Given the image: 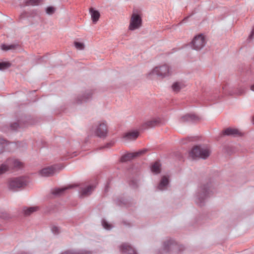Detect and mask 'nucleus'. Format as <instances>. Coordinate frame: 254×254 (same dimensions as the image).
Here are the masks:
<instances>
[{
	"mask_svg": "<svg viewBox=\"0 0 254 254\" xmlns=\"http://www.w3.org/2000/svg\"><path fill=\"white\" fill-rule=\"evenodd\" d=\"M210 150L208 146H194L190 153V156L193 158H207L210 154Z\"/></svg>",
	"mask_w": 254,
	"mask_h": 254,
	"instance_id": "obj_1",
	"label": "nucleus"
},
{
	"mask_svg": "<svg viewBox=\"0 0 254 254\" xmlns=\"http://www.w3.org/2000/svg\"><path fill=\"white\" fill-rule=\"evenodd\" d=\"M172 72L171 67L167 64H164L155 67L152 71L149 73V75L151 76L153 74H156L163 78L170 75Z\"/></svg>",
	"mask_w": 254,
	"mask_h": 254,
	"instance_id": "obj_2",
	"label": "nucleus"
},
{
	"mask_svg": "<svg viewBox=\"0 0 254 254\" xmlns=\"http://www.w3.org/2000/svg\"><path fill=\"white\" fill-rule=\"evenodd\" d=\"M142 24V19L140 16L133 12L130 17L129 25L128 27L129 30L133 31L138 29Z\"/></svg>",
	"mask_w": 254,
	"mask_h": 254,
	"instance_id": "obj_3",
	"label": "nucleus"
},
{
	"mask_svg": "<svg viewBox=\"0 0 254 254\" xmlns=\"http://www.w3.org/2000/svg\"><path fill=\"white\" fill-rule=\"evenodd\" d=\"M205 44V37L202 34H198L195 36L191 43L192 48L195 50L201 49Z\"/></svg>",
	"mask_w": 254,
	"mask_h": 254,
	"instance_id": "obj_4",
	"label": "nucleus"
},
{
	"mask_svg": "<svg viewBox=\"0 0 254 254\" xmlns=\"http://www.w3.org/2000/svg\"><path fill=\"white\" fill-rule=\"evenodd\" d=\"M63 167L59 168V166L48 167L43 168L39 172V174L42 177H50L59 172Z\"/></svg>",
	"mask_w": 254,
	"mask_h": 254,
	"instance_id": "obj_5",
	"label": "nucleus"
},
{
	"mask_svg": "<svg viewBox=\"0 0 254 254\" xmlns=\"http://www.w3.org/2000/svg\"><path fill=\"white\" fill-rule=\"evenodd\" d=\"M95 132L97 136L100 137H105L108 133L107 125L104 122L99 124L96 128Z\"/></svg>",
	"mask_w": 254,
	"mask_h": 254,
	"instance_id": "obj_6",
	"label": "nucleus"
},
{
	"mask_svg": "<svg viewBox=\"0 0 254 254\" xmlns=\"http://www.w3.org/2000/svg\"><path fill=\"white\" fill-rule=\"evenodd\" d=\"M25 185L23 179L21 178L10 179L8 182V186L10 189L15 190L22 187Z\"/></svg>",
	"mask_w": 254,
	"mask_h": 254,
	"instance_id": "obj_7",
	"label": "nucleus"
},
{
	"mask_svg": "<svg viewBox=\"0 0 254 254\" xmlns=\"http://www.w3.org/2000/svg\"><path fill=\"white\" fill-rule=\"evenodd\" d=\"M146 149H143L134 153H130L127 154L122 157L121 161L122 162H126L128 161L133 158L134 157L139 156L142 155V154H144L146 152Z\"/></svg>",
	"mask_w": 254,
	"mask_h": 254,
	"instance_id": "obj_8",
	"label": "nucleus"
},
{
	"mask_svg": "<svg viewBox=\"0 0 254 254\" xmlns=\"http://www.w3.org/2000/svg\"><path fill=\"white\" fill-rule=\"evenodd\" d=\"M138 135V131L133 130L126 133L124 135V138L126 140H133L136 139Z\"/></svg>",
	"mask_w": 254,
	"mask_h": 254,
	"instance_id": "obj_9",
	"label": "nucleus"
},
{
	"mask_svg": "<svg viewBox=\"0 0 254 254\" xmlns=\"http://www.w3.org/2000/svg\"><path fill=\"white\" fill-rule=\"evenodd\" d=\"M223 134L227 135H234L240 136L241 135V133L240 131L236 128H227L223 130Z\"/></svg>",
	"mask_w": 254,
	"mask_h": 254,
	"instance_id": "obj_10",
	"label": "nucleus"
},
{
	"mask_svg": "<svg viewBox=\"0 0 254 254\" xmlns=\"http://www.w3.org/2000/svg\"><path fill=\"white\" fill-rule=\"evenodd\" d=\"M121 249L122 252L126 254H136L135 250L127 244L122 245Z\"/></svg>",
	"mask_w": 254,
	"mask_h": 254,
	"instance_id": "obj_11",
	"label": "nucleus"
},
{
	"mask_svg": "<svg viewBox=\"0 0 254 254\" xmlns=\"http://www.w3.org/2000/svg\"><path fill=\"white\" fill-rule=\"evenodd\" d=\"M89 12L91 14V19L94 23H96L99 20L100 17L99 12L96 10L94 9L93 8L89 9Z\"/></svg>",
	"mask_w": 254,
	"mask_h": 254,
	"instance_id": "obj_12",
	"label": "nucleus"
},
{
	"mask_svg": "<svg viewBox=\"0 0 254 254\" xmlns=\"http://www.w3.org/2000/svg\"><path fill=\"white\" fill-rule=\"evenodd\" d=\"M39 210V207L37 206L32 207H24L23 208V212L25 216H29L34 212Z\"/></svg>",
	"mask_w": 254,
	"mask_h": 254,
	"instance_id": "obj_13",
	"label": "nucleus"
},
{
	"mask_svg": "<svg viewBox=\"0 0 254 254\" xmlns=\"http://www.w3.org/2000/svg\"><path fill=\"white\" fill-rule=\"evenodd\" d=\"M7 163L13 168H20L23 166L22 162L15 159H9Z\"/></svg>",
	"mask_w": 254,
	"mask_h": 254,
	"instance_id": "obj_14",
	"label": "nucleus"
},
{
	"mask_svg": "<svg viewBox=\"0 0 254 254\" xmlns=\"http://www.w3.org/2000/svg\"><path fill=\"white\" fill-rule=\"evenodd\" d=\"M94 187L93 186H89L84 188L81 191V195L83 196H88L90 194L93 190Z\"/></svg>",
	"mask_w": 254,
	"mask_h": 254,
	"instance_id": "obj_15",
	"label": "nucleus"
},
{
	"mask_svg": "<svg viewBox=\"0 0 254 254\" xmlns=\"http://www.w3.org/2000/svg\"><path fill=\"white\" fill-rule=\"evenodd\" d=\"M185 87L184 83L181 82H176L174 83L172 86V89L174 91L178 92L181 89Z\"/></svg>",
	"mask_w": 254,
	"mask_h": 254,
	"instance_id": "obj_16",
	"label": "nucleus"
},
{
	"mask_svg": "<svg viewBox=\"0 0 254 254\" xmlns=\"http://www.w3.org/2000/svg\"><path fill=\"white\" fill-rule=\"evenodd\" d=\"M169 183L168 179L166 176H163L158 185V189L160 190H163Z\"/></svg>",
	"mask_w": 254,
	"mask_h": 254,
	"instance_id": "obj_17",
	"label": "nucleus"
},
{
	"mask_svg": "<svg viewBox=\"0 0 254 254\" xmlns=\"http://www.w3.org/2000/svg\"><path fill=\"white\" fill-rule=\"evenodd\" d=\"M151 171L152 172L158 174L160 172V164L158 162H155L151 166Z\"/></svg>",
	"mask_w": 254,
	"mask_h": 254,
	"instance_id": "obj_18",
	"label": "nucleus"
},
{
	"mask_svg": "<svg viewBox=\"0 0 254 254\" xmlns=\"http://www.w3.org/2000/svg\"><path fill=\"white\" fill-rule=\"evenodd\" d=\"M72 187V186L71 185H70L68 187L56 189L53 190V193L54 194H61L65 190L71 188Z\"/></svg>",
	"mask_w": 254,
	"mask_h": 254,
	"instance_id": "obj_19",
	"label": "nucleus"
},
{
	"mask_svg": "<svg viewBox=\"0 0 254 254\" xmlns=\"http://www.w3.org/2000/svg\"><path fill=\"white\" fill-rule=\"evenodd\" d=\"M18 46V45L12 44L10 45H2L1 46V49L3 51H7L9 50L14 49Z\"/></svg>",
	"mask_w": 254,
	"mask_h": 254,
	"instance_id": "obj_20",
	"label": "nucleus"
},
{
	"mask_svg": "<svg viewBox=\"0 0 254 254\" xmlns=\"http://www.w3.org/2000/svg\"><path fill=\"white\" fill-rule=\"evenodd\" d=\"M42 0H29L26 1L27 5H38L40 3Z\"/></svg>",
	"mask_w": 254,
	"mask_h": 254,
	"instance_id": "obj_21",
	"label": "nucleus"
},
{
	"mask_svg": "<svg viewBox=\"0 0 254 254\" xmlns=\"http://www.w3.org/2000/svg\"><path fill=\"white\" fill-rule=\"evenodd\" d=\"M157 124V122L155 120H151L147 121L144 125L147 127H154Z\"/></svg>",
	"mask_w": 254,
	"mask_h": 254,
	"instance_id": "obj_22",
	"label": "nucleus"
},
{
	"mask_svg": "<svg viewBox=\"0 0 254 254\" xmlns=\"http://www.w3.org/2000/svg\"><path fill=\"white\" fill-rule=\"evenodd\" d=\"M10 64L8 62L0 63V69H3L9 67Z\"/></svg>",
	"mask_w": 254,
	"mask_h": 254,
	"instance_id": "obj_23",
	"label": "nucleus"
},
{
	"mask_svg": "<svg viewBox=\"0 0 254 254\" xmlns=\"http://www.w3.org/2000/svg\"><path fill=\"white\" fill-rule=\"evenodd\" d=\"M202 194H200L199 196L198 199H200V197H201L202 196H206L207 194L209 193V190L207 188L204 187L202 189Z\"/></svg>",
	"mask_w": 254,
	"mask_h": 254,
	"instance_id": "obj_24",
	"label": "nucleus"
},
{
	"mask_svg": "<svg viewBox=\"0 0 254 254\" xmlns=\"http://www.w3.org/2000/svg\"><path fill=\"white\" fill-rule=\"evenodd\" d=\"M8 167L6 164H2L0 166V174L5 173L8 170Z\"/></svg>",
	"mask_w": 254,
	"mask_h": 254,
	"instance_id": "obj_25",
	"label": "nucleus"
},
{
	"mask_svg": "<svg viewBox=\"0 0 254 254\" xmlns=\"http://www.w3.org/2000/svg\"><path fill=\"white\" fill-rule=\"evenodd\" d=\"M74 46L76 47V48L79 50H82L84 49V45L83 43L77 42H74Z\"/></svg>",
	"mask_w": 254,
	"mask_h": 254,
	"instance_id": "obj_26",
	"label": "nucleus"
},
{
	"mask_svg": "<svg viewBox=\"0 0 254 254\" xmlns=\"http://www.w3.org/2000/svg\"><path fill=\"white\" fill-rule=\"evenodd\" d=\"M62 254H91L90 252H81V253H77L72 252H70V251H66V252H65L62 253Z\"/></svg>",
	"mask_w": 254,
	"mask_h": 254,
	"instance_id": "obj_27",
	"label": "nucleus"
},
{
	"mask_svg": "<svg viewBox=\"0 0 254 254\" xmlns=\"http://www.w3.org/2000/svg\"><path fill=\"white\" fill-rule=\"evenodd\" d=\"M55 8L52 6L47 7L46 12L49 14H53L55 11Z\"/></svg>",
	"mask_w": 254,
	"mask_h": 254,
	"instance_id": "obj_28",
	"label": "nucleus"
},
{
	"mask_svg": "<svg viewBox=\"0 0 254 254\" xmlns=\"http://www.w3.org/2000/svg\"><path fill=\"white\" fill-rule=\"evenodd\" d=\"M102 225H103L104 228L106 229H107V230H110L112 228L111 225L110 224H109L105 221H103Z\"/></svg>",
	"mask_w": 254,
	"mask_h": 254,
	"instance_id": "obj_29",
	"label": "nucleus"
},
{
	"mask_svg": "<svg viewBox=\"0 0 254 254\" xmlns=\"http://www.w3.org/2000/svg\"><path fill=\"white\" fill-rule=\"evenodd\" d=\"M52 231L53 233L55 234H58L60 232L59 228L58 227L55 226H54L52 227Z\"/></svg>",
	"mask_w": 254,
	"mask_h": 254,
	"instance_id": "obj_30",
	"label": "nucleus"
},
{
	"mask_svg": "<svg viewBox=\"0 0 254 254\" xmlns=\"http://www.w3.org/2000/svg\"><path fill=\"white\" fill-rule=\"evenodd\" d=\"M254 35V29L252 30V33H251V35H250L249 38L250 39L253 38Z\"/></svg>",
	"mask_w": 254,
	"mask_h": 254,
	"instance_id": "obj_31",
	"label": "nucleus"
},
{
	"mask_svg": "<svg viewBox=\"0 0 254 254\" xmlns=\"http://www.w3.org/2000/svg\"><path fill=\"white\" fill-rule=\"evenodd\" d=\"M18 126V125L17 123H15L12 125V127L16 128Z\"/></svg>",
	"mask_w": 254,
	"mask_h": 254,
	"instance_id": "obj_32",
	"label": "nucleus"
},
{
	"mask_svg": "<svg viewBox=\"0 0 254 254\" xmlns=\"http://www.w3.org/2000/svg\"><path fill=\"white\" fill-rule=\"evenodd\" d=\"M190 116H186V117H183L182 119V120L183 121H184L186 119V118H190Z\"/></svg>",
	"mask_w": 254,
	"mask_h": 254,
	"instance_id": "obj_33",
	"label": "nucleus"
},
{
	"mask_svg": "<svg viewBox=\"0 0 254 254\" xmlns=\"http://www.w3.org/2000/svg\"><path fill=\"white\" fill-rule=\"evenodd\" d=\"M251 90L254 91V84L251 86Z\"/></svg>",
	"mask_w": 254,
	"mask_h": 254,
	"instance_id": "obj_34",
	"label": "nucleus"
},
{
	"mask_svg": "<svg viewBox=\"0 0 254 254\" xmlns=\"http://www.w3.org/2000/svg\"><path fill=\"white\" fill-rule=\"evenodd\" d=\"M2 141H3V142H2L1 143H4V142L5 141H4V140H2Z\"/></svg>",
	"mask_w": 254,
	"mask_h": 254,
	"instance_id": "obj_35",
	"label": "nucleus"
}]
</instances>
